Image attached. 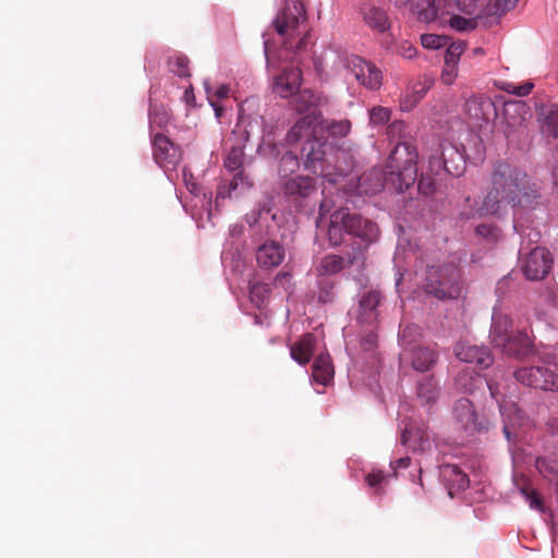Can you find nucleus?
<instances>
[{
    "mask_svg": "<svg viewBox=\"0 0 558 558\" xmlns=\"http://www.w3.org/2000/svg\"><path fill=\"white\" fill-rule=\"evenodd\" d=\"M437 360V354L429 348H416L412 355V366L415 371L426 372L428 371Z\"/></svg>",
    "mask_w": 558,
    "mask_h": 558,
    "instance_id": "obj_33",
    "label": "nucleus"
},
{
    "mask_svg": "<svg viewBox=\"0 0 558 558\" xmlns=\"http://www.w3.org/2000/svg\"><path fill=\"white\" fill-rule=\"evenodd\" d=\"M316 339L312 333L304 335L298 342L291 345V357L301 365L307 364L313 355Z\"/></svg>",
    "mask_w": 558,
    "mask_h": 558,
    "instance_id": "obj_25",
    "label": "nucleus"
},
{
    "mask_svg": "<svg viewBox=\"0 0 558 558\" xmlns=\"http://www.w3.org/2000/svg\"><path fill=\"white\" fill-rule=\"evenodd\" d=\"M184 98L186 100L187 104H191L192 101L195 100V97H194V93H193V88L190 87L185 90L184 93Z\"/></svg>",
    "mask_w": 558,
    "mask_h": 558,
    "instance_id": "obj_59",
    "label": "nucleus"
},
{
    "mask_svg": "<svg viewBox=\"0 0 558 558\" xmlns=\"http://www.w3.org/2000/svg\"><path fill=\"white\" fill-rule=\"evenodd\" d=\"M386 476L383 471H373L368 473L365 477V481L369 487H378L384 481Z\"/></svg>",
    "mask_w": 558,
    "mask_h": 558,
    "instance_id": "obj_52",
    "label": "nucleus"
},
{
    "mask_svg": "<svg viewBox=\"0 0 558 558\" xmlns=\"http://www.w3.org/2000/svg\"><path fill=\"white\" fill-rule=\"evenodd\" d=\"M306 21V10L301 0H284L283 7L277 14L272 24L283 38V46L288 50L300 52L306 48V36L303 35L296 41L293 40L301 35L300 27Z\"/></svg>",
    "mask_w": 558,
    "mask_h": 558,
    "instance_id": "obj_4",
    "label": "nucleus"
},
{
    "mask_svg": "<svg viewBox=\"0 0 558 558\" xmlns=\"http://www.w3.org/2000/svg\"><path fill=\"white\" fill-rule=\"evenodd\" d=\"M507 354L517 357H524L532 353L533 344L525 331H517L509 342L504 347Z\"/></svg>",
    "mask_w": 558,
    "mask_h": 558,
    "instance_id": "obj_26",
    "label": "nucleus"
},
{
    "mask_svg": "<svg viewBox=\"0 0 558 558\" xmlns=\"http://www.w3.org/2000/svg\"><path fill=\"white\" fill-rule=\"evenodd\" d=\"M436 160H442L439 156L438 151L435 155H432L428 159V167L426 172L433 174V175H440L442 172H445V169L437 170V161Z\"/></svg>",
    "mask_w": 558,
    "mask_h": 558,
    "instance_id": "obj_53",
    "label": "nucleus"
},
{
    "mask_svg": "<svg viewBox=\"0 0 558 558\" xmlns=\"http://www.w3.org/2000/svg\"><path fill=\"white\" fill-rule=\"evenodd\" d=\"M293 96L294 108L300 113L310 110L318 101V96L311 89H299Z\"/></svg>",
    "mask_w": 558,
    "mask_h": 558,
    "instance_id": "obj_36",
    "label": "nucleus"
},
{
    "mask_svg": "<svg viewBox=\"0 0 558 558\" xmlns=\"http://www.w3.org/2000/svg\"><path fill=\"white\" fill-rule=\"evenodd\" d=\"M456 77V69L452 71L451 65L444 69L441 78L444 83L450 85L453 82V78Z\"/></svg>",
    "mask_w": 558,
    "mask_h": 558,
    "instance_id": "obj_56",
    "label": "nucleus"
},
{
    "mask_svg": "<svg viewBox=\"0 0 558 558\" xmlns=\"http://www.w3.org/2000/svg\"><path fill=\"white\" fill-rule=\"evenodd\" d=\"M440 476L442 481L450 487V489L462 490L469 486L468 475L457 465H444L440 469Z\"/></svg>",
    "mask_w": 558,
    "mask_h": 558,
    "instance_id": "obj_29",
    "label": "nucleus"
},
{
    "mask_svg": "<svg viewBox=\"0 0 558 558\" xmlns=\"http://www.w3.org/2000/svg\"><path fill=\"white\" fill-rule=\"evenodd\" d=\"M462 50H463V48L460 45H451L447 50L446 65L450 66V63H451L452 71L454 70L458 58L462 53Z\"/></svg>",
    "mask_w": 558,
    "mask_h": 558,
    "instance_id": "obj_49",
    "label": "nucleus"
},
{
    "mask_svg": "<svg viewBox=\"0 0 558 558\" xmlns=\"http://www.w3.org/2000/svg\"><path fill=\"white\" fill-rule=\"evenodd\" d=\"M556 489H557V493H558V482L556 483Z\"/></svg>",
    "mask_w": 558,
    "mask_h": 558,
    "instance_id": "obj_64",
    "label": "nucleus"
},
{
    "mask_svg": "<svg viewBox=\"0 0 558 558\" xmlns=\"http://www.w3.org/2000/svg\"><path fill=\"white\" fill-rule=\"evenodd\" d=\"M345 218L347 233L360 240L354 241L347 251L348 265L363 267L368 246L379 238V228L377 223L356 213L345 210Z\"/></svg>",
    "mask_w": 558,
    "mask_h": 558,
    "instance_id": "obj_5",
    "label": "nucleus"
},
{
    "mask_svg": "<svg viewBox=\"0 0 558 558\" xmlns=\"http://www.w3.org/2000/svg\"><path fill=\"white\" fill-rule=\"evenodd\" d=\"M302 82V72L298 68L283 70L274 82V92L282 98H288L299 92Z\"/></svg>",
    "mask_w": 558,
    "mask_h": 558,
    "instance_id": "obj_19",
    "label": "nucleus"
},
{
    "mask_svg": "<svg viewBox=\"0 0 558 558\" xmlns=\"http://www.w3.org/2000/svg\"><path fill=\"white\" fill-rule=\"evenodd\" d=\"M312 375L322 385H327L333 378V367L329 355L320 354L315 359Z\"/></svg>",
    "mask_w": 558,
    "mask_h": 558,
    "instance_id": "obj_31",
    "label": "nucleus"
},
{
    "mask_svg": "<svg viewBox=\"0 0 558 558\" xmlns=\"http://www.w3.org/2000/svg\"><path fill=\"white\" fill-rule=\"evenodd\" d=\"M424 289L439 300L460 294V271L453 265L432 266L426 270Z\"/></svg>",
    "mask_w": 558,
    "mask_h": 558,
    "instance_id": "obj_7",
    "label": "nucleus"
},
{
    "mask_svg": "<svg viewBox=\"0 0 558 558\" xmlns=\"http://www.w3.org/2000/svg\"><path fill=\"white\" fill-rule=\"evenodd\" d=\"M381 295L378 291L372 290L362 295L359 301L356 319L359 324L374 328L378 320V306Z\"/></svg>",
    "mask_w": 558,
    "mask_h": 558,
    "instance_id": "obj_17",
    "label": "nucleus"
},
{
    "mask_svg": "<svg viewBox=\"0 0 558 558\" xmlns=\"http://www.w3.org/2000/svg\"><path fill=\"white\" fill-rule=\"evenodd\" d=\"M300 167V161L298 156L292 151H287L282 155L279 161L278 172L282 178H288L290 174L294 173Z\"/></svg>",
    "mask_w": 558,
    "mask_h": 558,
    "instance_id": "obj_39",
    "label": "nucleus"
},
{
    "mask_svg": "<svg viewBox=\"0 0 558 558\" xmlns=\"http://www.w3.org/2000/svg\"><path fill=\"white\" fill-rule=\"evenodd\" d=\"M371 330H373L372 327H369ZM376 341V335L371 331L364 339V347L365 349L369 350L375 345Z\"/></svg>",
    "mask_w": 558,
    "mask_h": 558,
    "instance_id": "obj_57",
    "label": "nucleus"
},
{
    "mask_svg": "<svg viewBox=\"0 0 558 558\" xmlns=\"http://www.w3.org/2000/svg\"><path fill=\"white\" fill-rule=\"evenodd\" d=\"M476 233L484 238H496V229L490 225L477 226Z\"/></svg>",
    "mask_w": 558,
    "mask_h": 558,
    "instance_id": "obj_54",
    "label": "nucleus"
},
{
    "mask_svg": "<svg viewBox=\"0 0 558 558\" xmlns=\"http://www.w3.org/2000/svg\"><path fill=\"white\" fill-rule=\"evenodd\" d=\"M364 22L374 31L384 33L389 27L387 13L374 5H364L362 9Z\"/></svg>",
    "mask_w": 558,
    "mask_h": 558,
    "instance_id": "obj_28",
    "label": "nucleus"
},
{
    "mask_svg": "<svg viewBox=\"0 0 558 558\" xmlns=\"http://www.w3.org/2000/svg\"><path fill=\"white\" fill-rule=\"evenodd\" d=\"M416 396L422 404L436 402L439 396V388L434 376H426L417 381Z\"/></svg>",
    "mask_w": 558,
    "mask_h": 558,
    "instance_id": "obj_30",
    "label": "nucleus"
},
{
    "mask_svg": "<svg viewBox=\"0 0 558 558\" xmlns=\"http://www.w3.org/2000/svg\"><path fill=\"white\" fill-rule=\"evenodd\" d=\"M429 85L417 83L412 87V94L402 96L400 106L404 110L412 109L426 94Z\"/></svg>",
    "mask_w": 558,
    "mask_h": 558,
    "instance_id": "obj_38",
    "label": "nucleus"
},
{
    "mask_svg": "<svg viewBox=\"0 0 558 558\" xmlns=\"http://www.w3.org/2000/svg\"><path fill=\"white\" fill-rule=\"evenodd\" d=\"M318 120L319 114L315 112L300 118L287 133L286 142L288 145L302 143L301 157L304 168L323 178H330L336 172L331 160L332 148L318 137Z\"/></svg>",
    "mask_w": 558,
    "mask_h": 558,
    "instance_id": "obj_3",
    "label": "nucleus"
},
{
    "mask_svg": "<svg viewBox=\"0 0 558 558\" xmlns=\"http://www.w3.org/2000/svg\"><path fill=\"white\" fill-rule=\"evenodd\" d=\"M512 327L511 319L504 314H495L490 328L492 342L496 347L504 348L514 333L510 332Z\"/></svg>",
    "mask_w": 558,
    "mask_h": 558,
    "instance_id": "obj_22",
    "label": "nucleus"
},
{
    "mask_svg": "<svg viewBox=\"0 0 558 558\" xmlns=\"http://www.w3.org/2000/svg\"><path fill=\"white\" fill-rule=\"evenodd\" d=\"M442 160L437 161V170L445 169L450 175L459 177L465 169V160L463 154L451 143L440 144V153Z\"/></svg>",
    "mask_w": 558,
    "mask_h": 558,
    "instance_id": "obj_16",
    "label": "nucleus"
},
{
    "mask_svg": "<svg viewBox=\"0 0 558 558\" xmlns=\"http://www.w3.org/2000/svg\"><path fill=\"white\" fill-rule=\"evenodd\" d=\"M329 210V208L327 207V203L324 201L320 203V211L322 213H327Z\"/></svg>",
    "mask_w": 558,
    "mask_h": 558,
    "instance_id": "obj_61",
    "label": "nucleus"
},
{
    "mask_svg": "<svg viewBox=\"0 0 558 558\" xmlns=\"http://www.w3.org/2000/svg\"><path fill=\"white\" fill-rule=\"evenodd\" d=\"M387 135L398 143L388 157L385 170L373 169L360 178V186H364L372 178L375 179V182L366 189V192L373 194L380 192L384 187L403 192L416 180L418 153L415 146L405 141L407 123L401 120L393 121L387 126Z\"/></svg>",
    "mask_w": 558,
    "mask_h": 558,
    "instance_id": "obj_1",
    "label": "nucleus"
},
{
    "mask_svg": "<svg viewBox=\"0 0 558 558\" xmlns=\"http://www.w3.org/2000/svg\"><path fill=\"white\" fill-rule=\"evenodd\" d=\"M149 120L150 128L158 126L159 129H162L168 124L170 117L167 111L155 109L150 112Z\"/></svg>",
    "mask_w": 558,
    "mask_h": 558,
    "instance_id": "obj_48",
    "label": "nucleus"
},
{
    "mask_svg": "<svg viewBox=\"0 0 558 558\" xmlns=\"http://www.w3.org/2000/svg\"><path fill=\"white\" fill-rule=\"evenodd\" d=\"M230 93V86L227 84L220 85L216 90L211 88V96L213 99H225L229 96Z\"/></svg>",
    "mask_w": 558,
    "mask_h": 558,
    "instance_id": "obj_55",
    "label": "nucleus"
},
{
    "mask_svg": "<svg viewBox=\"0 0 558 558\" xmlns=\"http://www.w3.org/2000/svg\"><path fill=\"white\" fill-rule=\"evenodd\" d=\"M314 112L316 114H319V120L317 123V133L319 131H326L332 137H344L350 133L352 126L350 120L323 119L320 112Z\"/></svg>",
    "mask_w": 558,
    "mask_h": 558,
    "instance_id": "obj_27",
    "label": "nucleus"
},
{
    "mask_svg": "<svg viewBox=\"0 0 558 558\" xmlns=\"http://www.w3.org/2000/svg\"><path fill=\"white\" fill-rule=\"evenodd\" d=\"M529 236H531V241H533V242H537V241H538V239H539V233H538V232H534V233H533V236H532V234L530 233V234H529Z\"/></svg>",
    "mask_w": 558,
    "mask_h": 558,
    "instance_id": "obj_62",
    "label": "nucleus"
},
{
    "mask_svg": "<svg viewBox=\"0 0 558 558\" xmlns=\"http://www.w3.org/2000/svg\"><path fill=\"white\" fill-rule=\"evenodd\" d=\"M536 468L544 477H547L550 481L556 480L558 482L557 460L548 458H538L536 460Z\"/></svg>",
    "mask_w": 558,
    "mask_h": 558,
    "instance_id": "obj_40",
    "label": "nucleus"
},
{
    "mask_svg": "<svg viewBox=\"0 0 558 558\" xmlns=\"http://www.w3.org/2000/svg\"><path fill=\"white\" fill-rule=\"evenodd\" d=\"M482 384V377L470 369H463L454 378L456 388L465 393H472Z\"/></svg>",
    "mask_w": 558,
    "mask_h": 558,
    "instance_id": "obj_34",
    "label": "nucleus"
},
{
    "mask_svg": "<svg viewBox=\"0 0 558 558\" xmlns=\"http://www.w3.org/2000/svg\"><path fill=\"white\" fill-rule=\"evenodd\" d=\"M205 92H206V95H207L210 106L214 108L216 118L220 119L223 114L225 109L221 105L218 104V101L216 99H213L211 86L208 83H205Z\"/></svg>",
    "mask_w": 558,
    "mask_h": 558,
    "instance_id": "obj_51",
    "label": "nucleus"
},
{
    "mask_svg": "<svg viewBox=\"0 0 558 558\" xmlns=\"http://www.w3.org/2000/svg\"><path fill=\"white\" fill-rule=\"evenodd\" d=\"M424 3L426 7L422 5L420 16L427 22L434 21L445 13L448 14L451 8L450 0H424Z\"/></svg>",
    "mask_w": 558,
    "mask_h": 558,
    "instance_id": "obj_32",
    "label": "nucleus"
},
{
    "mask_svg": "<svg viewBox=\"0 0 558 558\" xmlns=\"http://www.w3.org/2000/svg\"><path fill=\"white\" fill-rule=\"evenodd\" d=\"M344 68L353 74L359 84L369 90H377L383 84L381 71L369 61L352 54L344 59Z\"/></svg>",
    "mask_w": 558,
    "mask_h": 558,
    "instance_id": "obj_8",
    "label": "nucleus"
},
{
    "mask_svg": "<svg viewBox=\"0 0 558 558\" xmlns=\"http://www.w3.org/2000/svg\"><path fill=\"white\" fill-rule=\"evenodd\" d=\"M435 175L428 173V172H422L420 178L415 180L417 181V190L421 194L428 196L432 195L435 190Z\"/></svg>",
    "mask_w": 558,
    "mask_h": 558,
    "instance_id": "obj_44",
    "label": "nucleus"
},
{
    "mask_svg": "<svg viewBox=\"0 0 558 558\" xmlns=\"http://www.w3.org/2000/svg\"><path fill=\"white\" fill-rule=\"evenodd\" d=\"M395 463L397 468L407 469L411 463V459L409 457L400 458Z\"/></svg>",
    "mask_w": 558,
    "mask_h": 558,
    "instance_id": "obj_58",
    "label": "nucleus"
},
{
    "mask_svg": "<svg viewBox=\"0 0 558 558\" xmlns=\"http://www.w3.org/2000/svg\"><path fill=\"white\" fill-rule=\"evenodd\" d=\"M154 158L161 167L175 166L180 158L181 153L166 135L161 133L155 134L153 138Z\"/></svg>",
    "mask_w": 558,
    "mask_h": 558,
    "instance_id": "obj_18",
    "label": "nucleus"
},
{
    "mask_svg": "<svg viewBox=\"0 0 558 558\" xmlns=\"http://www.w3.org/2000/svg\"><path fill=\"white\" fill-rule=\"evenodd\" d=\"M458 9L471 16L484 17L508 10L513 0H456Z\"/></svg>",
    "mask_w": 558,
    "mask_h": 558,
    "instance_id": "obj_11",
    "label": "nucleus"
},
{
    "mask_svg": "<svg viewBox=\"0 0 558 558\" xmlns=\"http://www.w3.org/2000/svg\"><path fill=\"white\" fill-rule=\"evenodd\" d=\"M553 267V257L548 250L535 247L521 260V269L529 280L544 279Z\"/></svg>",
    "mask_w": 558,
    "mask_h": 558,
    "instance_id": "obj_10",
    "label": "nucleus"
},
{
    "mask_svg": "<svg viewBox=\"0 0 558 558\" xmlns=\"http://www.w3.org/2000/svg\"><path fill=\"white\" fill-rule=\"evenodd\" d=\"M169 66L172 73L180 77H189V59L185 56H174L169 59Z\"/></svg>",
    "mask_w": 558,
    "mask_h": 558,
    "instance_id": "obj_41",
    "label": "nucleus"
},
{
    "mask_svg": "<svg viewBox=\"0 0 558 558\" xmlns=\"http://www.w3.org/2000/svg\"><path fill=\"white\" fill-rule=\"evenodd\" d=\"M282 191L293 202L306 201L317 193L316 180L302 174L289 177L282 183Z\"/></svg>",
    "mask_w": 558,
    "mask_h": 558,
    "instance_id": "obj_12",
    "label": "nucleus"
},
{
    "mask_svg": "<svg viewBox=\"0 0 558 558\" xmlns=\"http://www.w3.org/2000/svg\"><path fill=\"white\" fill-rule=\"evenodd\" d=\"M477 19L478 17H475V16L468 19V17H463L460 15H452L449 20V24L456 31L466 32V31H472L476 27Z\"/></svg>",
    "mask_w": 558,
    "mask_h": 558,
    "instance_id": "obj_43",
    "label": "nucleus"
},
{
    "mask_svg": "<svg viewBox=\"0 0 558 558\" xmlns=\"http://www.w3.org/2000/svg\"><path fill=\"white\" fill-rule=\"evenodd\" d=\"M348 263L347 255L340 256L336 254H329L322 258L317 268L320 275H336L340 272Z\"/></svg>",
    "mask_w": 558,
    "mask_h": 558,
    "instance_id": "obj_35",
    "label": "nucleus"
},
{
    "mask_svg": "<svg viewBox=\"0 0 558 558\" xmlns=\"http://www.w3.org/2000/svg\"><path fill=\"white\" fill-rule=\"evenodd\" d=\"M553 119H555L557 125H558V111L555 113V116L553 117Z\"/></svg>",
    "mask_w": 558,
    "mask_h": 558,
    "instance_id": "obj_63",
    "label": "nucleus"
},
{
    "mask_svg": "<svg viewBox=\"0 0 558 558\" xmlns=\"http://www.w3.org/2000/svg\"><path fill=\"white\" fill-rule=\"evenodd\" d=\"M486 384L488 386V389L490 391V395L493 398L497 400L499 403V410L501 413V416L504 417V433L508 440L511 439L512 429L517 425H521L524 420L523 412L518 408V405L513 402L509 401H500L497 398V386L494 385L490 381L486 380Z\"/></svg>",
    "mask_w": 558,
    "mask_h": 558,
    "instance_id": "obj_15",
    "label": "nucleus"
},
{
    "mask_svg": "<svg viewBox=\"0 0 558 558\" xmlns=\"http://www.w3.org/2000/svg\"><path fill=\"white\" fill-rule=\"evenodd\" d=\"M347 233L345 209H339L331 214L327 230V236L332 246L343 243V234Z\"/></svg>",
    "mask_w": 558,
    "mask_h": 558,
    "instance_id": "obj_24",
    "label": "nucleus"
},
{
    "mask_svg": "<svg viewBox=\"0 0 558 558\" xmlns=\"http://www.w3.org/2000/svg\"><path fill=\"white\" fill-rule=\"evenodd\" d=\"M454 354L460 361L475 363L481 368H487L494 362V357L487 348L471 344L464 340L456 344Z\"/></svg>",
    "mask_w": 558,
    "mask_h": 558,
    "instance_id": "obj_13",
    "label": "nucleus"
},
{
    "mask_svg": "<svg viewBox=\"0 0 558 558\" xmlns=\"http://www.w3.org/2000/svg\"><path fill=\"white\" fill-rule=\"evenodd\" d=\"M248 141V132L243 129L234 130L227 138V144L230 143L228 155L225 159V167L229 171H238L231 180L228 192L225 186H220L217 192V198L231 196L232 192L235 191L240 185L248 189L252 186V182L248 177L244 173L242 167L244 162V144Z\"/></svg>",
    "mask_w": 558,
    "mask_h": 558,
    "instance_id": "obj_6",
    "label": "nucleus"
},
{
    "mask_svg": "<svg viewBox=\"0 0 558 558\" xmlns=\"http://www.w3.org/2000/svg\"><path fill=\"white\" fill-rule=\"evenodd\" d=\"M453 416L456 424L468 434H473L483 428V423L478 420V415L472 402L466 398H461L456 401Z\"/></svg>",
    "mask_w": 558,
    "mask_h": 558,
    "instance_id": "obj_14",
    "label": "nucleus"
},
{
    "mask_svg": "<svg viewBox=\"0 0 558 558\" xmlns=\"http://www.w3.org/2000/svg\"><path fill=\"white\" fill-rule=\"evenodd\" d=\"M283 246L272 240L264 242L256 251V260L259 267L271 269L278 267L284 259Z\"/></svg>",
    "mask_w": 558,
    "mask_h": 558,
    "instance_id": "obj_20",
    "label": "nucleus"
},
{
    "mask_svg": "<svg viewBox=\"0 0 558 558\" xmlns=\"http://www.w3.org/2000/svg\"><path fill=\"white\" fill-rule=\"evenodd\" d=\"M271 289L268 283L265 282H255L250 288V299L253 304H255L258 308H262L266 305Z\"/></svg>",
    "mask_w": 558,
    "mask_h": 558,
    "instance_id": "obj_37",
    "label": "nucleus"
},
{
    "mask_svg": "<svg viewBox=\"0 0 558 558\" xmlns=\"http://www.w3.org/2000/svg\"><path fill=\"white\" fill-rule=\"evenodd\" d=\"M401 442L413 451H425L429 449V435L420 427L407 426L401 435Z\"/></svg>",
    "mask_w": 558,
    "mask_h": 558,
    "instance_id": "obj_23",
    "label": "nucleus"
},
{
    "mask_svg": "<svg viewBox=\"0 0 558 558\" xmlns=\"http://www.w3.org/2000/svg\"><path fill=\"white\" fill-rule=\"evenodd\" d=\"M402 54H403L405 58L411 59V58L415 54V48H413L412 46H409L407 49H404V51L402 52Z\"/></svg>",
    "mask_w": 558,
    "mask_h": 558,
    "instance_id": "obj_60",
    "label": "nucleus"
},
{
    "mask_svg": "<svg viewBox=\"0 0 558 558\" xmlns=\"http://www.w3.org/2000/svg\"><path fill=\"white\" fill-rule=\"evenodd\" d=\"M333 299V284L330 282H322L318 291V301L328 303Z\"/></svg>",
    "mask_w": 558,
    "mask_h": 558,
    "instance_id": "obj_50",
    "label": "nucleus"
},
{
    "mask_svg": "<svg viewBox=\"0 0 558 558\" xmlns=\"http://www.w3.org/2000/svg\"><path fill=\"white\" fill-rule=\"evenodd\" d=\"M514 376L518 381L536 389L558 391V374L547 366L519 368Z\"/></svg>",
    "mask_w": 558,
    "mask_h": 558,
    "instance_id": "obj_9",
    "label": "nucleus"
},
{
    "mask_svg": "<svg viewBox=\"0 0 558 558\" xmlns=\"http://www.w3.org/2000/svg\"><path fill=\"white\" fill-rule=\"evenodd\" d=\"M465 111L476 121H487L495 114V105L488 97L473 96L465 102Z\"/></svg>",
    "mask_w": 558,
    "mask_h": 558,
    "instance_id": "obj_21",
    "label": "nucleus"
},
{
    "mask_svg": "<svg viewBox=\"0 0 558 558\" xmlns=\"http://www.w3.org/2000/svg\"><path fill=\"white\" fill-rule=\"evenodd\" d=\"M421 44L427 49H439L447 44V37L436 34H424L421 36Z\"/></svg>",
    "mask_w": 558,
    "mask_h": 558,
    "instance_id": "obj_47",
    "label": "nucleus"
},
{
    "mask_svg": "<svg viewBox=\"0 0 558 558\" xmlns=\"http://www.w3.org/2000/svg\"><path fill=\"white\" fill-rule=\"evenodd\" d=\"M520 490H521V494L525 497V500L529 502L531 508H533L537 511L544 512L545 507H544L543 500L535 489H533L529 486H523L520 488Z\"/></svg>",
    "mask_w": 558,
    "mask_h": 558,
    "instance_id": "obj_45",
    "label": "nucleus"
},
{
    "mask_svg": "<svg viewBox=\"0 0 558 558\" xmlns=\"http://www.w3.org/2000/svg\"><path fill=\"white\" fill-rule=\"evenodd\" d=\"M390 118L391 111L389 108L375 106L369 110V124L374 126L386 124Z\"/></svg>",
    "mask_w": 558,
    "mask_h": 558,
    "instance_id": "obj_42",
    "label": "nucleus"
},
{
    "mask_svg": "<svg viewBox=\"0 0 558 558\" xmlns=\"http://www.w3.org/2000/svg\"><path fill=\"white\" fill-rule=\"evenodd\" d=\"M534 87V84L532 82H524L521 84L515 83H507L502 89L509 94L523 97L527 96Z\"/></svg>",
    "mask_w": 558,
    "mask_h": 558,
    "instance_id": "obj_46",
    "label": "nucleus"
},
{
    "mask_svg": "<svg viewBox=\"0 0 558 558\" xmlns=\"http://www.w3.org/2000/svg\"><path fill=\"white\" fill-rule=\"evenodd\" d=\"M488 192L481 207L462 213L463 219L496 215L506 206H517L526 194L527 175L524 171L505 160L494 163Z\"/></svg>",
    "mask_w": 558,
    "mask_h": 558,
    "instance_id": "obj_2",
    "label": "nucleus"
}]
</instances>
